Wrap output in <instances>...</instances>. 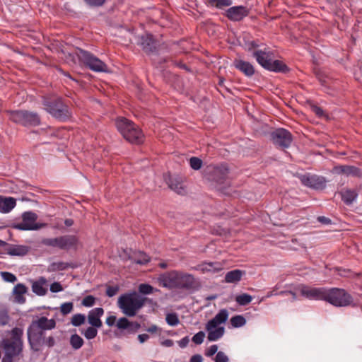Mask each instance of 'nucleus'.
Masks as SVG:
<instances>
[{
    "mask_svg": "<svg viewBox=\"0 0 362 362\" xmlns=\"http://www.w3.org/2000/svg\"><path fill=\"white\" fill-rule=\"evenodd\" d=\"M116 126L123 137L129 142L136 144L143 143L144 134L132 122L124 117L118 118Z\"/></svg>",
    "mask_w": 362,
    "mask_h": 362,
    "instance_id": "nucleus-7",
    "label": "nucleus"
},
{
    "mask_svg": "<svg viewBox=\"0 0 362 362\" xmlns=\"http://www.w3.org/2000/svg\"><path fill=\"white\" fill-rule=\"evenodd\" d=\"M69 267L74 268V265L69 262H57L52 263L48 269L49 272H57L65 270Z\"/></svg>",
    "mask_w": 362,
    "mask_h": 362,
    "instance_id": "nucleus-30",
    "label": "nucleus"
},
{
    "mask_svg": "<svg viewBox=\"0 0 362 362\" xmlns=\"http://www.w3.org/2000/svg\"><path fill=\"white\" fill-rule=\"evenodd\" d=\"M27 335L30 348L35 351H39L45 338V331L30 323L27 330Z\"/></svg>",
    "mask_w": 362,
    "mask_h": 362,
    "instance_id": "nucleus-15",
    "label": "nucleus"
},
{
    "mask_svg": "<svg viewBox=\"0 0 362 362\" xmlns=\"http://www.w3.org/2000/svg\"><path fill=\"white\" fill-rule=\"evenodd\" d=\"M84 2L90 7H100L102 6L106 0H83Z\"/></svg>",
    "mask_w": 362,
    "mask_h": 362,
    "instance_id": "nucleus-47",
    "label": "nucleus"
},
{
    "mask_svg": "<svg viewBox=\"0 0 362 362\" xmlns=\"http://www.w3.org/2000/svg\"><path fill=\"white\" fill-rule=\"evenodd\" d=\"M76 54L80 61H81L90 70L96 72H107V65L100 59L94 56L90 52L78 49Z\"/></svg>",
    "mask_w": 362,
    "mask_h": 362,
    "instance_id": "nucleus-11",
    "label": "nucleus"
},
{
    "mask_svg": "<svg viewBox=\"0 0 362 362\" xmlns=\"http://www.w3.org/2000/svg\"><path fill=\"white\" fill-rule=\"evenodd\" d=\"M150 261L149 257L144 252H139L137 257L134 259V262L139 264H145Z\"/></svg>",
    "mask_w": 362,
    "mask_h": 362,
    "instance_id": "nucleus-39",
    "label": "nucleus"
},
{
    "mask_svg": "<svg viewBox=\"0 0 362 362\" xmlns=\"http://www.w3.org/2000/svg\"><path fill=\"white\" fill-rule=\"evenodd\" d=\"M313 110L319 117H321L323 115L322 109H321L320 107H319L317 106H314L313 107Z\"/></svg>",
    "mask_w": 362,
    "mask_h": 362,
    "instance_id": "nucleus-62",
    "label": "nucleus"
},
{
    "mask_svg": "<svg viewBox=\"0 0 362 362\" xmlns=\"http://www.w3.org/2000/svg\"><path fill=\"white\" fill-rule=\"evenodd\" d=\"M324 287H312L306 285H300L298 288L300 295L310 300H323L325 295Z\"/></svg>",
    "mask_w": 362,
    "mask_h": 362,
    "instance_id": "nucleus-17",
    "label": "nucleus"
},
{
    "mask_svg": "<svg viewBox=\"0 0 362 362\" xmlns=\"http://www.w3.org/2000/svg\"><path fill=\"white\" fill-rule=\"evenodd\" d=\"M214 360L215 362H228L229 361L228 357L223 351L217 352Z\"/></svg>",
    "mask_w": 362,
    "mask_h": 362,
    "instance_id": "nucleus-48",
    "label": "nucleus"
},
{
    "mask_svg": "<svg viewBox=\"0 0 362 362\" xmlns=\"http://www.w3.org/2000/svg\"><path fill=\"white\" fill-rule=\"evenodd\" d=\"M9 320V317L5 312H0V325H6Z\"/></svg>",
    "mask_w": 362,
    "mask_h": 362,
    "instance_id": "nucleus-53",
    "label": "nucleus"
},
{
    "mask_svg": "<svg viewBox=\"0 0 362 362\" xmlns=\"http://www.w3.org/2000/svg\"><path fill=\"white\" fill-rule=\"evenodd\" d=\"M115 321H116V317L114 316V315H110V316L107 317V319H106V324L108 326H112V325H115Z\"/></svg>",
    "mask_w": 362,
    "mask_h": 362,
    "instance_id": "nucleus-59",
    "label": "nucleus"
},
{
    "mask_svg": "<svg viewBox=\"0 0 362 362\" xmlns=\"http://www.w3.org/2000/svg\"><path fill=\"white\" fill-rule=\"evenodd\" d=\"M42 103L45 110L57 119L66 121L71 117L69 107L61 98L43 96Z\"/></svg>",
    "mask_w": 362,
    "mask_h": 362,
    "instance_id": "nucleus-3",
    "label": "nucleus"
},
{
    "mask_svg": "<svg viewBox=\"0 0 362 362\" xmlns=\"http://www.w3.org/2000/svg\"><path fill=\"white\" fill-rule=\"evenodd\" d=\"M259 47L258 44L255 41H251L246 44V49L250 52L256 50L255 49Z\"/></svg>",
    "mask_w": 362,
    "mask_h": 362,
    "instance_id": "nucleus-55",
    "label": "nucleus"
},
{
    "mask_svg": "<svg viewBox=\"0 0 362 362\" xmlns=\"http://www.w3.org/2000/svg\"><path fill=\"white\" fill-rule=\"evenodd\" d=\"M357 197V193L354 190L347 189L341 192V199L346 204H351Z\"/></svg>",
    "mask_w": 362,
    "mask_h": 362,
    "instance_id": "nucleus-32",
    "label": "nucleus"
},
{
    "mask_svg": "<svg viewBox=\"0 0 362 362\" xmlns=\"http://www.w3.org/2000/svg\"><path fill=\"white\" fill-rule=\"evenodd\" d=\"M276 295H278V293H277V292H276V290H275V289H274V290H272V291H271L268 292V293H267V295L265 296V297L262 298L261 299V300H264V298H270V297H272V296H276Z\"/></svg>",
    "mask_w": 362,
    "mask_h": 362,
    "instance_id": "nucleus-64",
    "label": "nucleus"
},
{
    "mask_svg": "<svg viewBox=\"0 0 362 362\" xmlns=\"http://www.w3.org/2000/svg\"><path fill=\"white\" fill-rule=\"evenodd\" d=\"M208 1L211 6L219 9L232 4V0H208Z\"/></svg>",
    "mask_w": 362,
    "mask_h": 362,
    "instance_id": "nucleus-36",
    "label": "nucleus"
},
{
    "mask_svg": "<svg viewBox=\"0 0 362 362\" xmlns=\"http://www.w3.org/2000/svg\"><path fill=\"white\" fill-rule=\"evenodd\" d=\"M166 182L169 187L179 194L185 193V188L182 185V181L180 177H170L166 180Z\"/></svg>",
    "mask_w": 362,
    "mask_h": 362,
    "instance_id": "nucleus-24",
    "label": "nucleus"
},
{
    "mask_svg": "<svg viewBox=\"0 0 362 362\" xmlns=\"http://www.w3.org/2000/svg\"><path fill=\"white\" fill-rule=\"evenodd\" d=\"M202 272H216L221 269V264L218 262H206L199 265Z\"/></svg>",
    "mask_w": 362,
    "mask_h": 362,
    "instance_id": "nucleus-31",
    "label": "nucleus"
},
{
    "mask_svg": "<svg viewBox=\"0 0 362 362\" xmlns=\"http://www.w3.org/2000/svg\"><path fill=\"white\" fill-rule=\"evenodd\" d=\"M157 281L160 286L168 289L190 290L197 285L192 274L179 270H171L160 274Z\"/></svg>",
    "mask_w": 362,
    "mask_h": 362,
    "instance_id": "nucleus-1",
    "label": "nucleus"
},
{
    "mask_svg": "<svg viewBox=\"0 0 362 362\" xmlns=\"http://www.w3.org/2000/svg\"><path fill=\"white\" fill-rule=\"evenodd\" d=\"M230 324L233 327H240L246 324V320L242 315H235L230 318Z\"/></svg>",
    "mask_w": 362,
    "mask_h": 362,
    "instance_id": "nucleus-35",
    "label": "nucleus"
},
{
    "mask_svg": "<svg viewBox=\"0 0 362 362\" xmlns=\"http://www.w3.org/2000/svg\"><path fill=\"white\" fill-rule=\"evenodd\" d=\"M118 291V286H108L106 290V295L109 297H112L117 293Z\"/></svg>",
    "mask_w": 362,
    "mask_h": 362,
    "instance_id": "nucleus-52",
    "label": "nucleus"
},
{
    "mask_svg": "<svg viewBox=\"0 0 362 362\" xmlns=\"http://www.w3.org/2000/svg\"><path fill=\"white\" fill-rule=\"evenodd\" d=\"M317 220L320 223L325 224V225H328V224L331 223V222H332L329 218H327L325 216H318Z\"/></svg>",
    "mask_w": 362,
    "mask_h": 362,
    "instance_id": "nucleus-57",
    "label": "nucleus"
},
{
    "mask_svg": "<svg viewBox=\"0 0 362 362\" xmlns=\"http://www.w3.org/2000/svg\"><path fill=\"white\" fill-rule=\"evenodd\" d=\"M42 344H46L48 347H52L55 344L54 338L52 336L47 337V339L44 338L42 340Z\"/></svg>",
    "mask_w": 362,
    "mask_h": 362,
    "instance_id": "nucleus-54",
    "label": "nucleus"
},
{
    "mask_svg": "<svg viewBox=\"0 0 362 362\" xmlns=\"http://www.w3.org/2000/svg\"><path fill=\"white\" fill-rule=\"evenodd\" d=\"M46 283V279L41 277L38 281H33L32 284V291L37 296H45L47 293V289L44 287Z\"/></svg>",
    "mask_w": 362,
    "mask_h": 362,
    "instance_id": "nucleus-27",
    "label": "nucleus"
},
{
    "mask_svg": "<svg viewBox=\"0 0 362 362\" xmlns=\"http://www.w3.org/2000/svg\"><path fill=\"white\" fill-rule=\"evenodd\" d=\"M28 292V288L23 284H18L13 288V293L15 296V300L18 303H24L25 298L24 294Z\"/></svg>",
    "mask_w": 362,
    "mask_h": 362,
    "instance_id": "nucleus-26",
    "label": "nucleus"
},
{
    "mask_svg": "<svg viewBox=\"0 0 362 362\" xmlns=\"http://www.w3.org/2000/svg\"><path fill=\"white\" fill-rule=\"evenodd\" d=\"M16 205V201L13 197L0 196V212L8 213Z\"/></svg>",
    "mask_w": 362,
    "mask_h": 362,
    "instance_id": "nucleus-23",
    "label": "nucleus"
},
{
    "mask_svg": "<svg viewBox=\"0 0 362 362\" xmlns=\"http://www.w3.org/2000/svg\"><path fill=\"white\" fill-rule=\"evenodd\" d=\"M1 276L4 279V281L6 282L14 283L15 281H17L16 276L11 272H1Z\"/></svg>",
    "mask_w": 362,
    "mask_h": 362,
    "instance_id": "nucleus-42",
    "label": "nucleus"
},
{
    "mask_svg": "<svg viewBox=\"0 0 362 362\" xmlns=\"http://www.w3.org/2000/svg\"><path fill=\"white\" fill-rule=\"evenodd\" d=\"M145 330L149 333L154 334V333H156L159 330V328L157 325H152L149 327L146 328Z\"/></svg>",
    "mask_w": 362,
    "mask_h": 362,
    "instance_id": "nucleus-60",
    "label": "nucleus"
},
{
    "mask_svg": "<svg viewBox=\"0 0 362 362\" xmlns=\"http://www.w3.org/2000/svg\"><path fill=\"white\" fill-rule=\"evenodd\" d=\"M233 64L237 69L243 72L247 76H252L255 74L254 66L250 62L242 59H235Z\"/></svg>",
    "mask_w": 362,
    "mask_h": 362,
    "instance_id": "nucleus-22",
    "label": "nucleus"
},
{
    "mask_svg": "<svg viewBox=\"0 0 362 362\" xmlns=\"http://www.w3.org/2000/svg\"><path fill=\"white\" fill-rule=\"evenodd\" d=\"M95 298L93 296H86L82 300L81 304L85 307H91L95 304Z\"/></svg>",
    "mask_w": 362,
    "mask_h": 362,
    "instance_id": "nucleus-46",
    "label": "nucleus"
},
{
    "mask_svg": "<svg viewBox=\"0 0 362 362\" xmlns=\"http://www.w3.org/2000/svg\"><path fill=\"white\" fill-rule=\"evenodd\" d=\"M165 320L170 326H176L180 323L178 316L175 313L167 314Z\"/></svg>",
    "mask_w": 362,
    "mask_h": 362,
    "instance_id": "nucleus-38",
    "label": "nucleus"
},
{
    "mask_svg": "<svg viewBox=\"0 0 362 362\" xmlns=\"http://www.w3.org/2000/svg\"><path fill=\"white\" fill-rule=\"evenodd\" d=\"M271 139L275 146L282 148H287L293 141V136L288 130L279 128L271 133Z\"/></svg>",
    "mask_w": 362,
    "mask_h": 362,
    "instance_id": "nucleus-14",
    "label": "nucleus"
},
{
    "mask_svg": "<svg viewBox=\"0 0 362 362\" xmlns=\"http://www.w3.org/2000/svg\"><path fill=\"white\" fill-rule=\"evenodd\" d=\"M189 339L188 337H185L180 341H178V344L181 348H185L189 344Z\"/></svg>",
    "mask_w": 362,
    "mask_h": 362,
    "instance_id": "nucleus-56",
    "label": "nucleus"
},
{
    "mask_svg": "<svg viewBox=\"0 0 362 362\" xmlns=\"http://www.w3.org/2000/svg\"><path fill=\"white\" fill-rule=\"evenodd\" d=\"M97 334L98 330L95 327H89L83 332V335L87 339H93L97 336Z\"/></svg>",
    "mask_w": 362,
    "mask_h": 362,
    "instance_id": "nucleus-40",
    "label": "nucleus"
},
{
    "mask_svg": "<svg viewBox=\"0 0 362 362\" xmlns=\"http://www.w3.org/2000/svg\"><path fill=\"white\" fill-rule=\"evenodd\" d=\"M10 119L15 123L28 126H38L40 117L37 112L28 110H14L10 112Z\"/></svg>",
    "mask_w": 362,
    "mask_h": 362,
    "instance_id": "nucleus-10",
    "label": "nucleus"
},
{
    "mask_svg": "<svg viewBox=\"0 0 362 362\" xmlns=\"http://www.w3.org/2000/svg\"><path fill=\"white\" fill-rule=\"evenodd\" d=\"M31 324L45 332L46 330H52L56 327V321L54 319H48L45 316L40 317L37 320H33Z\"/></svg>",
    "mask_w": 362,
    "mask_h": 362,
    "instance_id": "nucleus-21",
    "label": "nucleus"
},
{
    "mask_svg": "<svg viewBox=\"0 0 362 362\" xmlns=\"http://www.w3.org/2000/svg\"><path fill=\"white\" fill-rule=\"evenodd\" d=\"M190 167L195 170H198L202 168V160L197 157H192L189 159Z\"/></svg>",
    "mask_w": 362,
    "mask_h": 362,
    "instance_id": "nucleus-41",
    "label": "nucleus"
},
{
    "mask_svg": "<svg viewBox=\"0 0 362 362\" xmlns=\"http://www.w3.org/2000/svg\"><path fill=\"white\" fill-rule=\"evenodd\" d=\"M161 344L166 347H171L173 346V341L171 339H165L162 341Z\"/></svg>",
    "mask_w": 362,
    "mask_h": 362,
    "instance_id": "nucleus-63",
    "label": "nucleus"
},
{
    "mask_svg": "<svg viewBox=\"0 0 362 362\" xmlns=\"http://www.w3.org/2000/svg\"><path fill=\"white\" fill-rule=\"evenodd\" d=\"M0 245H4L5 253L11 256H24L28 254V248L24 245L8 244L0 240Z\"/></svg>",
    "mask_w": 362,
    "mask_h": 362,
    "instance_id": "nucleus-19",
    "label": "nucleus"
},
{
    "mask_svg": "<svg viewBox=\"0 0 362 362\" xmlns=\"http://www.w3.org/2000/svg\"><path fill=\"white\" fill-rule=\"evenodd\" d=\"M37 215L32 211H26L22 214V221L13 226L14 228L21 230H36L46 227V223H36Z\"/></svg>",
    "mask_w": 362,
    "mask_h": 362,
    "instance_id": "nucleus-13",
    "label": "nucleus"
},
{
    "mask_svg": "<svg viewBox=\"0 0 362 362\" xmlns=\"http://www.w3.org/2000/svg\"><path fill=\"white\" fill-rule=\"evenodd\" d=\"M146 298L136 292L122 295L118 299V306L122 313L129 317H134L145 305Z\"/></svg>",
    "mask_w": 362,
    "mask_h": 362,
    "instance_id": "nucleus-4",
    "label": "nucleus"
},
{
    "mask_svg": "<svg viewBox=\"0 0 362 362\" xmlns=\"http://www.w3.org/2000/svg\"><path fill=\"white\" fill-rule=\"evenodd\" d=\"M205 337V333L203 331H199L192 337V341L196 344H201L203 343Z\"/></svg>",
    "mask_w": 362,
    "mask_h": 362,
    "instance_id": "nucleus-45",
    "label": "nucleus"
},
{
    "mask_svg": "<svg viewBox=\"0 0 362 362\" xmlns=\"http://www.w3.org/2000/svg\"><path fill=\"white\" fill-rule=\"evenodd\" d=\"M104 314V310L102 308H95L89 311L88 315V323L96 328L102 327V321L100 317Z\"/></svg>",
    "mask_w": 362,
    "mask_h": 362,
    "instance_id": "nucleus-20",
    "label": "nucleus"
},
{
    "mask_svg": "<svg viewBox=\"0 0 362 362\" xmlns=\"http://www.w3.org/2000/svg\"><path fill=\"white\" fill-rule=\"evenodd\" d=\"M252 300V296L247 293H242L236 296L235 301L240 305H247Z\"/></svg>",
    "mask_w": 362,
    "mask_h": 362,
    "instance_id": "nucleus-34",
    "label": "nucleus"
},
{
    "mask_svg": "<svg viewBox=\"0 0 362 362\" xmlns=\"http://www.w3.org/2000/svg\"><path fill=\"white\" fill-rule=\"evenodd\" d=\"M139 291L142 294H150L153 291V287L147 284H141L139 286Z\"/></svg>",
    "mask_w": 362,
    "mask_h": 362,
    "instance_id": "nucleus-44",
    "label": "nucleus"
},
{
    "mask_svg": "<svg viewBox=\"0 0 362 362\" xmlns=\"http://www.w3.org/2000/svg\"><path fill=\"white\" fill-rule=\"evenodd\" d=\"M252 57L263 68L270 71L286 73L288 71V66L280 60H274L273 52L264 49L252 52Z\"/></svg>",
    "mask_w": 362,
    "mask_h": 362,
    "instance_id": "nucleus-5",
    "label": "nucleus"
},
{
    "mask_svg": "<svg viewBox=\"0 0 362 362\" xmlns=\"http://www.w3.org/2000/svg\"><path fill=\"white\" fill-rule=\"evenodd\" d=\"M218 346L216 344L211 345L208 349L205 351V355L207 357H211L214 356L216 353L217 354Z\"/></svg>",
    "mask_w": 362,
    "mask_h": 362,
    "instance_id": "nucleus-50",
    "label": "nucleus"
},
{
    "mask_svg": "<svg viewBox=\"0 0 362 362\" xmlns=\"http://www.w3.org/2000/svg\"><path fill=\"white\" fill-rule=\"evenodd\" d=\"M63 290V287L59 282H54L50 285V291L52 293L60 292Z\"/></svg>",
    "mask_w": 362,
    "mask_h": 362,
    "instance_id": "nucleus-51",
    "label": "nucleus"
},
{
    "mask_svg": "<svg viewBox=\"0 0 362 362\" xmlns=\"http://www.w3.org/2000/svg\"><path fill=\"white\" fill-rule=\"evenodd\" d=\"M250 13V10L243 6H235L228 8L225 16L231 21L238 22L242 21Z\"/></svg>",
    "mask_w": 362,
    "mask_h": 362,
    "instance_id": "nucleus-18",
    "label": "nucleus"
},
{
    "mask_svg": "<svg viewBox=\"0 0 362 362\" xmlns=\"http://www.w3.org/2000/svg\"><path fill=\"white\" fill-rule=\"evenodd\" d=\"M204 173V177L208 180L217 184H223L227 179L228 168L225 164L218 165H209L205 168Z\"/></svg>",
    "mask_w": 362,
    "mask_h": 362,
    "instance_id": "nucleus-12",
    "label": "nucleus"
},
{
    "mask_svg": "<svg viewBox=\"0 0 362 362\" xmlns=\"http://www.w3.org/2000/svg\"><path fill=\"white\" fill-rule=\"evenodd\" d=\"M74 305L71 302L64 303L62 304L60 310L64 315H66L72 311Z\"/></svg>",
    "mask_w": 362,
    "mask_h": 362,
    "instance_id": "nucleus-43",
    "label": "nucleus"
},
{
    "mask_svg": "<svg viewBox=\"0 0 362 362\" xmlns=\"http://www.w3.org/2000/svg\"><path fill=\"white\" fill-rule=\"evenodd\" d=\"M79 243V239L75 235H65L53 238H44L42 244L52 247H57L62 250H76Z\"/></svg>",
    "mask_w": 362,
    "mask_h": 362,
    "instance_id": "nucleus-9",
    "label": "nucleus"
},
{
    "mask_svg": "<svg viewBox=\"0 0 362 362\" xmlns=\"http://www.w3.org/2000/svg\"><path fill=\"white\" fill-rule=\"evenodd\" d=\"M301 183L309 188L322 189L326 186V179L320 175L305 173L298 176Z\"/></svg>",
    "mask_w": 362,
    "mask_h": 362,
    "instance_id": "nucleus-16",
    "label": "nucleus"
},
{
    "mask_svg": "<svg viewBox=\"0 0 362 362\" xmlns=\"http://www.w3.org/2000/svg\"><path fill=\"white\" fill-rule=\"evenodd\" d=\"M140 45L146 52H153L156 49L155 41L149 34L141 36Z\"/></svg>",
    "mask_w": 362,
    "mask_h": 362,
    "instance_id": "nucleus-25",
    "label": "nucleus"
},
{
    "mask_svg": "<svg viewBox=\"0 0 362 362\" xmlns=\"http://www.w3.org/2000/svg\"><path fill=\"white\" fill-rule=\"evenodd\" d=\"M83 343V339L77 334H72L70 337V344L75 350H78L82 347Z\"/></svg>",
    "mask_w": 362,
    "mask_h": 362,
    "instance_id": "nucleus-33",
    "label": "nucleus"
},
{
    "mask_svg": "<svg viewBox=\"0 0 362 362\" xmlns=\"http://www.w3.org/2000/svg\"><path fill=\"white\" fill-rule=\"evenodd\" d=\"M323 300L336 307H346L352 303L353 298L344 289L325 288Z\"/></svg>",
    "mask_w": 362,
    "mask_h": 362,
    "instance_id": "nucleus-8",
    "label": "nucleus"
},
{
    "mask_svg": "<svg viewBox=\"0 0 362 362\" xmlns=\"http://www.w3.org/2000/svg\"><path fill=\"white\" fill-rule=\"evenodd\" d=\"M228 318V312L226 309H221L205 326L209 341H216L221 339L224 333L225 328L221 325L224 324Z\"/></svg>",
    "mask_w": 362,
    "mask_h": 362,
    "instance_id": "nucleus-6",
    "label": "nucleus"
},
{
    "mask_svg": "<svg viewBox=\"0 0 362 362\" xmlns=\"http://www.w3.org/2000/svg\"><path fill=\"white\" fill-rule=\"evenodd\" d=\"M149 339V336L147 334H141L138 335V339L140 343H144Z\"/></svg>",
    "mask_w": 362,
    "mask_h": 362,
    "instance_id": "nucleus-61",
    "label": "nucleus"
},
{
    "mask_svg": "<svg viewBox=\"0 0 362 362\" xmlns=\"http://www.w3.org/2000/svg\"><path fill=\"white\" fill-rule=\"evenodd\" d=\"M189 362H203V357L200 354L193 355L190 358Z\"/></svg>",
    "mask_w": 362,
    "mask_h": 362,
    "instance_id": "nucleus-58",
    "label": "nucleus"
},
{
    "mask_svg": "<svg viewBox=\"0 0 362 362\" xmlns=\"http://www.w3.org/2000/svg\"><path fill=\"white\" fill-rule=\"evenodd\" d=\"M130 325V322L126 317L119 318L117 322V327L119 329H127Z\"/></svg>",
    "mask_w": 362,
    "mask_h": 362,
    "instance_id": "nucleus-49",
    "label": "nucleus"
},
{
    "mask_svg": "<svg viewBox=\"0 0 362 362\" xmlns=\"http://www.w3.org/2000/svg\"><path fill=\"white\" fill-rule=\"evenodd\" d=\"M245 272L240 269H234L226 273L225 281L226 283H237L240 281Z\"/></svg>",
    "mask_w": 362,
    "mask_h": 362,
    "instance_id": "nucleus-28",
    "label": "nucleus"
},
{
    "mask_svg": "<svg viewBox=\"0 0 362 362\" xmlns=\"http://www.w3.org/2000/svg\"><path fill=\"white\" fill-rule=\"evenodd\" d=\"M86 317L83 314H75L72 316L71 324L73 326L78 327L85 322Z\"/></svg>",
    "mask_w": 362,
    "mask_h": 362,
    "instance_id": "nucleus-37",
    "label": "nucleus"
},
{
    "mask_svg": "<svg viewBox=\"0 0 362 362\" xmlns=\"http://www.w3.org/2000/svg\"><path fill=\"white\" fill-rule=\"evenodd\" d=\"M11 338L1 341L4 356L1 362H14L15 359L22 355L23 349V330L14 327L11 331Z\"/></svg>",
    "mask_w": 362,
    "mask_h": 362,
    "instance_id": "nucleus-2",
    "label": "nucleus"
},
{
    "mask_svg": "<svg viewBox=\"0 0 362 362\" xmlns=\"http://www.w3.org/2000/svg\"><path fill=\"white\" fill-rule=\"evenodd\" d=\"M337 169L339 170L341 173L345 174L346 175L360 177L361 175L360 169L355 166L340 165L337 167Z\"/></svg>",
    "mask_w": 362,
    "mask_h": 362,
    "instance_id": "nucleus-29",
    "label": "nucleus"
}]
</instances>
